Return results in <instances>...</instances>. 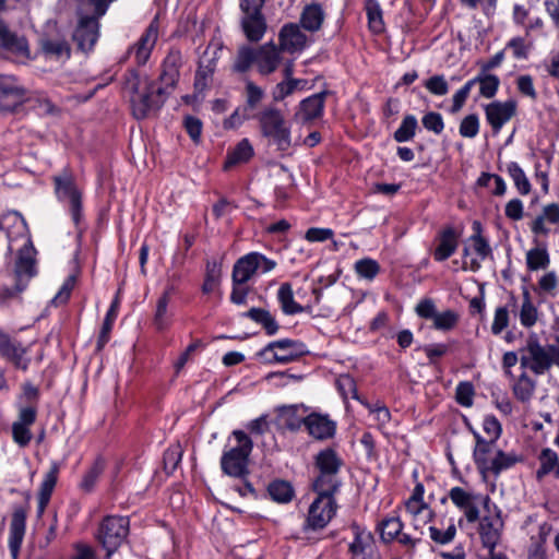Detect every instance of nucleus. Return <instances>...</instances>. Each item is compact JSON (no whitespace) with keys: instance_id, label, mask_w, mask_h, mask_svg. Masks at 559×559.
<instances>
[{"instance_id":"9","label":"nucleus","mask_w":559,"mask_h":559,"mask_svg":"<svg viewBox=\"0 0 559 559\" xmlns=\"http://www.w3.org/2000/svg\"><path fill=\"white\" fill-rule=\"evenodd\" d=\"M276 261L266 258L260 252H249L239 258L233 267V283L235 285L246 284L258 270L269 273L276 267Z\"/></svg>"},{"instance_id":"28","label":"nucleus","mask_w":559,"mask_h":559,"mask_svg":"<svg viewBox=\"0 0 559 559\" xmlns=\"http://www.w3.org/2000/svg\"><path fill=\"white\" fill-rule=\"evenodd\" d=\"M182 63V56L179 50H170L162 64L159 80L163 87H174L179 79V69Z\"/></svg>"},{"instance_id":"35","label":"nucleus","mask_w":559,"mask_h":559,"mask_svg":"<svg viewBox=\"0 0 559 559\" xmlns=\"http://www.w3.org/2000/svg\"><path fill=\"white\" fill-rule=\"evenodd\" d=\"M57 478H58V466L53 465L50 468V471L45 475L44 480L39 488L38 508H37V512H38L39 516L44 513L47 504L49 503L51 493L57 484Z\"/></svg>"},{"instance_id":"55","label":"nucleus","mask_w":559,"mask_h":559,"mask_svg":"<svg viewBox=\"0 0 559 559\" xmlns=\"http://www.w3.org/2000/svg\"><path fill=\"white\" fill-rule=\"evenodd\" d=\"M280 420L283 426L289 430H297L301 424H305V418L298 415L296 406H284L280 409Z\"/></svg>"},{"instance_id":"16","label":"nucleus","mask_w":559,"mask_h":559,"mask_svg":"<svg viewBox=\"0 0 559 559\" xmlns=\"http://www.w3.org/2000/svg\"><path fill=\"white\" fill-rule=\"evenodd\" d=\"M55 190L60 201L70 204L72 219L78 224L81 218V192L74 185L72 177H56Z\"/></svg>"},{"instance_id":"10","label":"nucleus","mask_w":559,"mask_h":559,"mask_svg":"<svg viewBox=\"0 0 559 559\" xmlns=\"http://www.w3.org/2000/svg\"><path fill=\"white\" fill-rule=\"evenodd\" d=\"M337 504L334 497L318 496L309 507L304 530L324 528L335 516Z\"/></svg>"},{"instance_id":"18","label":"nucleus","mask_w":559,"mask_h":559,"mask_svg":"<svg viewBox=\"0 0 559 559\" xmlns=\"http://www.w3.org/2000/svg\"><path fill=\"white\" fill-rule=\"evenodd\" d=\"M424 493L425 487L418 483L405 503L406 511L412 516L415 530L420 528V522H427L431 519V508L424 501Z\"/></svg>"},{"instance_id":"21","label":"nucleus","mask_w":559,"mask_h":559,"mask_svg":"<svg viewBox=\"0 0 559 559\" xmlns=\"http://www.w3.org/2000/svg\"><path fill=\"white\" fill-rule=\"evenodd\" d=\"M5 9V0H0V12ZM0 46L19 56L29 57V48L25 37L12 33L3 20L0 19Z\"/></svg>"},{"instance_id":"41","label":"nucleus","mask_w":559,"mask_h":559,"mask_svg":"<svg viewBox=\"0 0 559 559\" xmlns=\"http://www.w3.org/2000/svg\"><path fill=\"white\" fill-rule=\"evenodd\" d=\"M253 155V148L249 140H241L227 155L225 160V168L233 165L246 163Z\"/></svg>"},{"instance_id":"62","label":"nucleus","mask_w":559,"mask_h":559,"mask_svg":"<svg viewBox=\"0 0 559 559\" xmlns=\"http://www.w3.org/2000/svg\"><path fill=\"white\" fill-rule=\"evenodd\" d=\"M336 388L344 399H358L356 382L349 374H341L336 379Z\"/></svg>"},{"instance_id":"52","label":"nucleus","mask_w":559,"mask_h":559,"mask_svg":"<svg viewBox=\"0 0 559 559\" xmlns=\"http://www.w3.org/2000/svg\"><path fill=\"white\" fill-rule=\"evenodd\" d=\"M41 49L46 56L55 57L57 59L63 56H66L67 58L70 56V48L64 39H43Z\"/></svg>"},{"instance_id":"57","label":"nucleus","mask_w":559,"mask_h":559,"mask_svg":"<svg viewBox=\"0 0 559 559\" xmlns=\"http://www.w3.org/2000/svg\"><path fill=\"white\" fill-rule=\"evenodd\" d=\"M115 1L116 0H81L79 11L86 13L91 11L90 14L102 17L106 14L109 5Z\"/></svg>"},{"instance_id":"27","label":"nucleus","mask_w":559,"mask_h":559,"mask_svg":"<svg viewBox=\"0 0 559 559\" xmlns=\"http://www.w3.org/2000/svg\"><path fill=\"white\" fill-rule=\"evenodd\" d=\"M36 274L35 270V259L33 257V249L31 247H23L17 255V260L15 263V276L17 280L16 290L17 293L24 289V286H21V283L26 280L28 281Z\"/></svg>"},{"instance_id":"25","label":"nucleus","mask_w":559,"mask_h":559,"mask_svg":"<svg viewBox=\"0 0 559 559\" xmlns=\"http://www.w3.org/2000/svg\"><path fill=\"white\" fill-rule=\"evenodd\" d=\"M502 521L499 515H487L480 520L479 535L483 545L492 552L500 539Z\"/></svg>"},{"instance_id":"44","label":"nucleus","mask_w":559,"mask_h":559,"mask_svg":"<svg viewBox=\"0 0 559 559\" xmlns=\"http://www.w3.org/2000/svg\"><path fill=\"white\" fill-rule=\"evenodd\" d=\"M267 492L272 500L280 503H287L293 499L294 489L285 480H275L269 485Z\"/></svg>"},{"instance_id":"7","label":"nucleus","mask_w":559,"mask_h":559,"mask_svg":"<svg viewBox=\"0 0 559 559\" xmlns=\"http://www.w3.org/2000/svg\"><path fill=\"white\" fill-rule=\"evenodd\" d=\"M306 353V346L301 342L283 338L269 343L258 356L266 364H288Z\"/></svg>"},{"instance_id":"39","label":"nucleus","mask_w":559,"mask_h":559,"mask_svg":"<svg viewBox=\"0 0 559 559\" xmlns=\"http://www.w3.org/2000/svg\"><path fill=\"white\" fill-rule=\"evenodd\" d=\"M519 319L524 328H532L538 319V311L527 289L523 292V300L519 310Z\"/></svg>"},{"instance_id":"49","label":"nucleus","mask_w":559,"mask_h":559,"mask_svg":"<svg viewBox=\"0 0 559 559\" xmlns=\"http://www.w3.org/2000/svg\"><path fill=\"white\" fill-rule=\"evenodd\" d=\"M360 403L368 409L378 428H383L391 420V412L383 403L372 404L367 401H360Z\"/></svg>"},{"instance_id":"14","label":"nucleus","mask_w":559,"mask_h":559,"mask_svg":"<svg viewBox=\"0 0 559 559\" xmlns=\"http://www.w3.org/2000/svg\"><path fill=\"white\" fill-rule=\"evenodd\" d=\"M79 21L73 39L83 51L91 50L99 37V19L86 12H78Z\"/></svg>"},{"instance_id":"15","label":"nucleus","mask_w":559,"mask_h":559,"mask_svg":"<svg viewBox=\"0 0 559 559\" xmlns=\"http://www.w3.org/2000/svg\"><path fill=\"white\" fill-rule=\"evenodd\" d=\"M222 50L223 45L221 43H211L200 57L199 68L194 79V87L199 92L204 91L209 86Z\"/></svg>"},{"instance_id":"56","label":"nucleus","mask_w":559,"mask_h":559,"mask_svg":"<svg viewBox=\"0 0 559 559\" xmlns=\"http://www.w3.org/2000/svg\"><path fill=\"white\" fill-rule=\"evenodd\" d=\"M359 277L372 281L380 272L379 263L370 258H365L356 261L354 266Z\"/></svg>"},{"instance_id":"13","label":"nucleus","mask_w":559,"mask_h":559,"mask_svg":"<svg viewBox=\"0 0 559 559\" xmlns=\"http://www.w3.org/2000/svg\"><path fill=\"white\" fill-rule=\"evenodd\" d=\"M26 97V90L14 75L0 74V111H14Z\"/></svg>"},{"instance_id":"53","label":"nucleus","mask_w":559,"mask_h":559,"mask_svg":"<svg viewBox=\"0 0 559 559\" xmlns=\"http://www.w3.org/2000/svg\"><path fill=\"white\" fill-rule=\"evenodd\" d=\"M459 321L460 314L449 309L443 312H438L432 322V328L438 331H451L457 325Z\"/></svg>"},{"instance_id":"8","label":"nucleus","mask_w":559,"mask_h":559,"mask_svg":"<svg viewBox=\"0 0 559 559\" xmlns=\"http://www.w3.org/2000/svg\"><path fill=\"white\" fill-rule=\"evenodd\" d=\"M265 0H240L241 27L250 41H259L265 34L266 21L262 14Z\"/></svg>"},{"instance_id":"24","label":"nucleus","mask_w":559,"mask_h":559,"mask_svg":"<svg viewBox=\"0 0 559 559\" xmlns=\"http://www.w3.org/2000/svg\"><path fill=\"white\" fill-rule=\"evenodd\" d=\"M328 94L329 92L323 91L302 99L299 104L296 117L304 123L311 122L314 119L322 117L324 112L325 97Z\"/></svg>"},{"instance_id":"2","label":"nucleus","mask_w":559,"mask_h":559,"mask_svg":"<svg viewBox=\"0 0 559 559\" xmlns=\"http://www.w3.org/2000/svg\"><path fill=\"white\" fill-rule=\"evenodd\" d=\"M473 435L476 439L474 462L484 478L489 474L498 475L515 464V456L498 449L496 442L487 441L477 431H473Z\"/></svg>"},{"instance_id":"11","label":"nucleus","mask_w":559,"mask_h":559,"mask_svg":"<svg viewBox=\"0 0 559 559\" xmlns=\"http://www.w3.org/2000/svg\"><path fill=\"white\" fill-rule=\"evenodd\" d=\"M448 497L464 513L468 523H474L479 519L478 504L484 503L486 506L490 500L488 496L474 493L459 486L452 487Z\"/></svg>"},{"instance_id":"19","label":"nucleus","mask_w":559,"mask_h":559,"mask_svg":"<svg viewBox=\"0 0 559 559\" xmlns=\"http://www.w3.org/2000/svg\"><path fill=\"white\" fill-rule=\"evenodd\" d=\"M26 348L21 343L0 330V355L11 361L16 368L27 370L29 358L26 357Z\"/></svg>"},{"instance_id":"64","label":"nucleus","mask_w":559,"mask_h":559,"mask_svg":"<svg viewBox=\"0 0 559 559\" xmlns=\"http://www.w3.org/2000/svg\"><path fill=\"white\" fill-rule=\"evenodd\" d=\"M460 134L463 138L473 139L475 138L479 132V119L477 115L472 114L466 116L460 124Z\"/></svg>"},{"instance_id":"4","label":"nucleus","mask_w":559,"mask_h":559,"mask_svg":"<svg viewBox=\"0 0 559 559\" xmlns=\"http://www.w3.org/2000/svg\"><path fill=\"white\" fill-rule=\"evenodd\" d=\"M236 445L225 451L221 459L222 471L231 477H242L248 474L249 455L252 452V440L241 430H234Z\"/></svg>"},{"instance_id":"58","label":"nucleus","mask_w":559,"mask_h":559,"mask_svg":"<svg viewBox=\"0 0 559 559\" xmlns=\"http://www.w3.org/2000/svg\"><path fill=\"white\" fill-rule=\"evenodd\" d=\"M526 264L532 271L546 269L549 264V257L545 249L534 248L526 253Z\"/></svg>"},{"instance_id":"32","label":"nucleus","mask_w":559,"mask_h":559,"mask_svg":"<svg viewBox=\"0 0 559 559\" xmlns=\"http://www.w3.org/2000/svg\"><path fill=\"white\" fill-rule=\"evenodd\" d=\"M280 41L284 50L294 52L301 50L306 46L307 36L297 24L289 23L281 29Z\"/></svg>"},{"instance_id":"37","label":"nucleus","mask_w":559,"mask_h":559,"mask_svg":"<svg viewBox=\"0 0 559 559\" xmlns=\"http://www.w3.org/2000/svg\"><path fill=\"white\" fill-rule=\"evenodd\" d=\"M316 465L319 472L338 475L343 461L334 450L324 449L316 456Z\"/></svg>"},{"instance_id":"20","label":"nucleus","mask_w":559,"mask_h":559,"mask_svg":"<svg viewBox=\"0 0 559 559\" xmlns=\"http://www.w3.org/2000/svg\"><path fill=\"white\" fill-rule=\"evenodd\" d=\"M516 105L512 100L492 102L485 106V115L493 132L498 133L515 114Z\"/></svg>"},{"instance_id":"30","label":"nucleus","mask_w":559,"mask_h":559,"mask_svg":"<svg viewBox=\"0 0 559 559\" xmlns=\"http://www.w3.org/2000/svg\"><path fill=\"white\" fill-rule=\"evenodd\" d=\"M459 234L454 228L443 229L438 237V245L433 251V259L438 262L449 259L457 249Z\"/></svg>"},{"instance_id":"59","label":"nucleus","mask_w":559,"mask_h":559,"mask_svg":"<svg viewBox=\"0 0 559 559\" xmlns=\"http://www.w3.org/2000/svg\"><path fill=\"white\" fill-rule=\"evenodd\" d=\"M534 390V381L524 373L520 376L513 385L515 396L523 402L528 401L532 397Z\"/></svg>"},{"instance_id":"23","label":"nucleus","mask_w":559,"mask_h":559,"mask_svg":"<svg viewBox=\"0 0 559 559\" xmlns=\"http://www.w3.org/2000/svg\"><path fill=\"white\" fill-rule=\"evenodd\" d=\"M157 37L158 27L155 23H151L136 44L129 49L130 53H134L135 61L139 66H144L147 62Z\"/></svg>"},{"instance_id":"17","label":"nucleus","mask_w":559,"mask_h":559,"mask_svg":"<svg viewBox=\"0 0 559 559\" xmlns=\"http://www.w3.org/2000/svg\"><path fill=\"white\" fill-rule=\"evenodd\" d=\"M424 525H428L429 537L437 545H448L455 538L456 526L452 518H436L431 510V519L420 522V527Z\"/></svg>"},{"instance_id":"34","label":"nucleus","mask_w":559,"mask_h":559,"mask_svg":"<svg viewBox=\"0 0 559 559\" xmlns=\"http://www.w3.org/2000/svg\"><path fill=\"white\" fill-rule=\"evenodd\" d=\"M341 480L337 474L319 472V475L314 479L312 487L318 496L334 497L338 491Z\"/></svg>"},{"instance_id":"42","label":"nucleus","mask_w":559,"mask_h":559,"mask_svg":"<svg viewBox=\"0 0 559 559\" xmlns=\"http://www.w3.org/2000/svg\"><path fill=\"white\" fill-rule=\"evenodd\" d=\"M559 221V206L551 205L538 216L532 224V231L536 235H545L549 231V224H556Z\"/></svg>"},{"instance_id":"50","label":"nucleus","mask_w":559,"mask_h":559,"mask_svg":"<svg viewBox=\"0 0 559 559\" xmlns=\"http://www.w3.org/2000/svg\"><path fill=\"white\" fill-rule=\"evenodd\" d=\"M479 94L485 98H492L496 96L500 80L497 75L484 71L478 73Z\"/></svg>"},{"instance_id":"61","label":"nucleus","mask_w":559,"mask_h":559,"mask_svg":"<svg viewBox=\"0 0 559 559\" xmlns=\"http://www.w3.org/2000/svg\"><path fill=\"white\" fill-rule=\"evenodd\" d=\"M168 305L165 298H158L154 316V324L158 331H164L170 325Z\"/></svg>"},{"instance_id":"40","label":"nucleus","mask_w":559,"mask_h":559,"mask_svg":"<svg viewBox=\"0 0 559 559\" xmlns=\"http://www.w3.org/2000/svg\"><path fill=\"white\" fill-rule=\"evenodd\" d=\"M257 60V49L243 45L241 46L235 57L233 71L237 73H246Z\"/></svg>"},{"instance_id":"6","label":"nucleus","mask_w":559,"mask_h":559,"mask_svg":"<svg viewBox=\"0 0 559 559\" xmlns=\"http://www.w3.org/2000/svg\"><path fill=\"white\" fill-rule=\"evenodd\" d=\"M129 534V519L110 515L105 518L97 531L96 538L109 558L126 540Z\"/></svg>"},{"instance_id":"31","label":"nucleus","mask_w":559,"mask_h":559,"mask_svg":"<svg viewBox=\"0 0 559 559\" xmlns=\"http://www.w3.org/2000/svg\"><path fill=\"white\" fill-rule=\"evenodd\" d=\"M305 426L309 433L316 439H328L335 432V423L328 416L310 414L305 418Z\"/></svg>"},{"instance_id":"43","label":"nucleus","mask_w":559,"mask_h":559,"mask_svg":"<svg viewBox=\"0 0 559 559\" xmlns=\"http://www.w3.org/2000/svg\"><path fill=\"white\" fill-rule=\"evenodd\" d=\"M105 469V461L102 457H97L92 466L86 471L81 480L80 487L82 490L90 492L94 489L97 479Z\"/></svg>"},{"instance_id":"22","label":"nucleus","mask_w":559,"mask_h":559,"mask_svg":"<svg viewBox=\"0 0 559 559\" xmlns=\"http://www.w3.org/2000/svg\"><path fill=\"white\" fill-rule=\"evenodd\" d=\"M26 528V510L23 507H17L12 513L9 532V549L13 559L17 558L24 539Z\"/></svg>"},{"instance_id":"63","label":"nucleus","mask_w":559,"mask_h":559,"mask_svg":"<svg viewBox=\"0 0 559 559\" xmlns=\"http://www.w3.org/2000/svg\"><path fill=\"white\" fill-rule=\"evenodd\" d=\"M257 118V115L249 114L242 107H238L234 112L224 120L223 127L226 130H233L239 128L246 120Z\"/></svg>"},{"instance_id":"38","label":"nucleus","mask_w":559,"mask_h":559,"mask_svg":"<svg viewBox=\"0 0 559 559\" xmlns=\"http://www.w3.org/2000/svg\"><path fill=\"white\" fill-rule=\"evenodd\" d=\"M265 93L251 80L245 81V105L242 108L249 114H253L263 100Z\"/></svg>"},{"instance_id":"54","label":"nucleus","mask_w":559,"mask_h":559,"mask_svg":"<svg viewBox=\"0 0 559 559\" xmlns=\"http://www.w3.org/2000/svg\"><path fill=\"white\" fill-rule=\"evenodd\" d=\"M118 306H119V301H118V298H116L112 301V304L110 305V307L106 313V317H105V320H104V323L102 326V331L99 334V338H98V347H103L109 340V334L111 332L114 322L118 316Z\"/></svg>"},{"instance_id":"60","label":"nucleus","mask_w":559,"mask_h":559,"mask_svg":"<svg viewBox=\"0 0 559 559\" xmlns=\"http://www.w3.org/2000/svg\"><path fill=\"white\" fill-rule=\"evenodd\" d=\"M182 457L180 444L170 445L164 453V469L167 474H173L179 465Z\"/></svg>"},{"instance_id":"48","label":"nucleus","mask_w":559,"mask_h":559,"mask_svg":"<svg viewBox=\"0 0 559 559\" xmlns=\"http://www.w3.org/2000/svg\"><path fill=\"white\" fill-rule=\"evenodd\" d=\"M366 14L368 19L369 28L380 34L384 29V23L382 19V10L377 0H368L366 4Z\"/></svg>"},{"instance_id":"33","label":"nucleus","mask_w":559,"mask_h":559,"mask_svg":"<svg viewBox=\"0 0 559 559\" xmlns=\"http://www.w3.org/2000/svg\"><path fill=\"white\" fill-rule=\"evenodd\" d=\"M350 530L354 535V540L349 544V551L354 559L366 555L368 548L372 544V535L365 528L357 524H352Z\"/></svg>"},{"instance_id":"29","label":"nucleus","mask_w":559,"mask_h":559,"mask_svg":"<svg viewBox=\"0 0 559 559\" xmlns=\"http://www.w3.org/2000/svg\"><path fill=\"white\" fill-rule=\"evenodd\" d=\"M325 20V11L318 2L306 4L301 11L299 23L300 26L310 33L321 29Z\"/></svg>"},{"instance_id":"47","label":"nucleus","mask_w":559,"mask_h":559,"mask_svg":"<svg viewBox=\"0 0 559 559\" xmlns=\"http://www.w3.org/2000/svg\"><path fill=\"white\" fill-rule=\"evenodd\" d=\"M418 128L417 118L414 115H406L400 127L394 132V140L399 143L407 142L415 136Z\"/></svg>"},{"instance_id":"12","label":"nucleus","mask_w":559,"mask_h":559,"mask_svg":"<svg viewBox=\"0 0 559 559\" xmlns=\"http://www.w3.org/2000/svg\"><path fill=\"white\" fill-rule=\"evenodd\" d=\"M477 231L468 238V245L463 248V270L476 272L481 262L491 253L488 241L480 235L479 224L474 223Z\"/></svg>"},{"instance_id":"45","label":"nucleus","mask_w":559,"mask_h":559,"mask_svg":"<svg viewBox=\"0 0 559 559\" xmlns=\"http://www.w3.org/2000/svg\"><path fill=\"white\" fill-rule=\"evenodd\" d=\"M539 468L536 471V477L538 480H542L545 476L556 469L558 463L557 453L549 449H543L539 456Z\"/></svg>"},{"instance_id":"36","label":"nucleus","mask_w":559,"mask_h":559,"mask_svg":"<svg viewBox=\"0 0 559 559\" xmlns=\"http://www.w3.org/2000/svg\"><path fill=\"white\" fill-rule=\"evenodd\" d=\"M277 300L285 314L292 316L301 313L304 308L294 298L293 286L290 283H283L277 290Z\"/></svg>"},{"instance_id":"1","label":"nucleus","mask_w":559,"mask_h":559,"mask_svg":"<svg viewBox=\"0 0 559 559\" xmlns=\"http://www.w3.org/2000/svg\"><path fill=\"white\" fill-rule=\"evenodd\" d=\"M126 90L132 94L130 98L132 112L139 120L159 109L166 99V91L163 86L147 80L142 82L135 71L129 73Z\"/></svg>"},{"instance_id":"46","label":"nucleus","mask_w":559,"mask_h":559,"mask_svg":"<svg viewBox=\"0 0 559 559\" xmlns=\"http://www.w3.org/2000/svg\"><path fill=\"white\" fill-rule=\"evenodd\" d=\"M222 266L216 260L207 261L202 292L210 294L215 290L221 282Z\"/></svg>"},{"instance_id":"3","label":"nucleus","mask_w":559,"mask_h":559,"mask_svg":"<svg viewBox=\"0 0 559 559\" xmlns=\"http://www.w3.org/2000/svg\"><path fill=\"white\" fill-rule=\"evenodd\" d=\"M260 130L278 151L287 152L292 147L290 129L287 127L282 111L275 107H265L257 115Z\"/></svg>"},{"instance_id":"51","label":"nucleus","mask_w":559,"mask_h":559,"mask_svg":"<svg viewBox=\"0 0 559 559\" xmlns=\"http://www.w3.org/2000/svg\"><path fill=\"white\" fill-rule=\"evenodd\" d=\"M403 527L404 525L397 516L384 519L380 524V535L382 540L384 543L393 542L399 534H401Z\"/></svg>"},{"instance_id":"26","label":"nucleus","mask_w":559,"mask_h":559,"mask_svg":"<svg viewBox=\"0 0 559 559\" xmlns=\"http://www.w3.org/2000/svg\"><path fill=\"white\" fill-rule=\"evenodd\" d=\"M281 62V51L273 44H266L257 49L255 64L262 75L273 73Z\"/></svg>"},{"instance_id":"5","label":"nucleus","mask_w":559,"mask_h":559,"mask_svg":"<svg viewBox=\"0 0 559 559\" xmlns=\"http://www.w3.org/2000/svg\"><path fill=\"white\" fill-rule=\"evenodd\" d=\"M558 361L559 350L552 345H542L535 337H530L521 349V366L536 374L545 373Z\"/></svg>"}]
</instances>
